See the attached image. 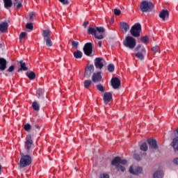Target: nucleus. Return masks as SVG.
I'll use <instances>...</instances> for the list:
<instances>
[{
    "label": "nucleus",
    "instance_id": "f257e3e1",
    "mask_svg": "<svg viewBox=\"0 0 178 178\" xmlns=\"http://www.w3.org/2000/svg\"><path fill=\"white\" fill-rule=\"evenodd\" d=\"M21 158L19 163H18L19 169H23V168H27V166H30L31 163L33 162V159L31 158V154H24V153H21Z\"/></svg>",
    "mask_w": 178,
    "mask_h": 178
},
{
    "label": "nucleus",
    "instance_id": "f03ea898",
    "mask_svg": "<svg viewBox=\"0 0 178 178\" xmlns=\"http://www.w3.org/2000/svg\"><path fill=\"white\" fill-rule=\"evenodd\" d=\"M24 149L26 154L29 155L33 154V149H34V142L30 134L26 135V140L24 142Z\"/></svg>",
    "mask_w": 178,
    "mask_h": 178
},
{
    "label": "nucleus",
    "instance_id": "7ed1b4c3",
    "mask_svg": "<svg viewBox=\"0 0 178 178\" xmlns=\"http://www.w3.org/2000/svg\"><path fill=\"white\" fill-rule=\"evenodd\" d=\"M140 9L141 12H151L154 9V4L152 2H148L147 1H143L140 3Z\"/></svg>",
    "mask_w": 178,
    "mask_h": 178
},
{
    "label": "nucleus",
    "instance_id": "20e7f679",
    "mask_svg": "<svg viewBox=\"0 0 178 178\" xmlns=\"http://www.w3.org/2000/svg\"><path fill=\"white\" fill-rule=\"evenodd\" d=\"M124 47L133 49L136 47V39L131 36H127L125 40L123 42Z\"/></svg>",
    "mask_w": 178,
    "mask_h": 178
},
{
    "label": "nucleus",
    "instance_id": "39448f33",
    "mask_svg": "<svg viewBox=\"0 0 178 178\" xmlns=\"http://www.w3.org/2000/svg\"><path fill=\"white\" fill-rule=\"evenodd\" d=\"M130 33L133 37H140V33H141V24L140 23L135 24L131 28Z\"/></svg>",
    "mask_w": 178,
    "mask_h": 178
},
{
    "label": "nucleus",
    "instance_id": "423d86ee",
    "mask_svg": "<svg viewBox=\"0 0 178 178\" xmlns=\"http://www.w3.org/2000/svg\"><path fill=\"white\" fill-rule=\"evenodd\" d=\"M135 51H138V53L135 54L136 58H138V59L143 60V59H144V55L147 52L145 48L144 47H142L141 44H139L136 47Z\"/></svg>",
    "mask_w": 178,
    "mask_h": 178
},
{
    "label": "nucleus",
    "instance_id": "0eeeda50",
    "mask_svg": "<svg viewBox=\"0 0 178 178\" xmlns=\"http://www.w3.org/2000/svg\"><path fill=\"white\" fill-rule=\"evenodd\" d=\"M111 165L113 166H115L117 170L120 172H124L126 170V168L120 165V157L116 156L114 158V159L111 161Z\"/></svg>",
    "mask_w": 178,
    "mask_h": 178
},
{
    "label": "nucleus",
    "instance_id": "6e6552de",
    "mask_svg": "<svg viewBox=\"0 0 178 178\" xmlns=\"http://www.w3.org/2000/svg\"><path fill=\"white\" fill-rule=\"evenodd\" d=\"M88 34H90L91 35H94L95 38L97 40H103L104 35L100 34L98 35V33H97V28L94 27H89L88 29Z\"/></svg>",
    "mask_w": 178,
    "mask_h": 178
},
{
    "label": "nucleus",
    "instance_id": "1a4fd4ad",
    "mask_svg": "<svg viewBox=\"0 0 178 178\" xmlns=\"http://www.w3.org/2000/svg\"><path fill=\"white\" fill-rule=\"evenodd\" d=\"M83 49L85 55H86V56H90L91 54H92V43H86Z\"/></svg>",
    "mask_w": 178,
    "mask_h": 178
},
{
    "label": "nucleus",
    "instance_id": "9d476101",
    "mask_svg": "<svg viewBox=\"0 0 178 178\" xmlns=\"http://www.w3.org/2000/svg\"><path fill=\"white\" fill-rule=\"evenodd\" d=\"M94 70H95L94 65H90L87 66L86 68L85 69L84 77H86V79H90L92 73H94Z\"/></svg>",
    "mask_w": 178,
    "mask_h": 178
},
{
    "label": "nucleus",
    "instance_id": "9b49d317",
    "mask_svg": "<svg viewBox=\"0 0 178 178\" xmlns=\"http://www.w3.org/2000/svg\"><path fill=\"white\" fill-rule=\"evenodd\" d=\"M147 144L149 147L152 149H158V144L156 143V140L149 138L147 139Z\"/></svg>",
    "mask_w": 178,
    "mask_h": 178
},
{
    "label": "nucleus",
    "instance_id": "f8f14e48",
    "mask_svg": "<svg viewBox=\"0 0 178 178\" xmlns=\"http://www.w3.org/2000/svg\"><path fill=\"white\" fill-rule=\"evenodd\" d=\"M101 80H102V75H101L100 72L93 73L92 76V81H93V83H99Z\"/></svg>",
    "mask_w": 178,
    "mask_h": 178
},
{
    "label": "nucleus",
    "instance_id": "ddd939ff",
    "mask_svg": "<svg viewBox=\"0 0 178 178\" xmlns=\"http://www.w3.org/2000/svg\"><path fill=\"white\" fill-rule=\"evenodd\" d=\"M104 60V58H96L95 59V66L96 69H102L104 67V63L102 62Z\"/></svg>",
    "mask_w": 178,
    "mask_h": 178
},
{
    "label": "nucleus",
    "instance_id": "4468645a",
    "mask_svg": "<svg viewBox=\"0 0 178 178\" xmlns=\"http://www.w3.org/2000/svg\"><path fill=\"white\" fill-rule=\"evenodd\" d=\"M111 86L114 90L119 88V86H120V79H119L118 77L112 78Z\"/></svg>",
    "mask_w": 178,
    "mask_h": 178
},
{
    "label": "nucleus",
    "instance_id": "2eb2a0df",
    "mask_svg": "<svg viewBox=\"0 0 178 178\" xmlns=\"http://www.w3.org/2000/svg\"><path fill=\"white\" fill-rule=\"evenodd\" d=\"M129 173L136 175H140V173H143V168L136 167L135 169H133V166H131L129 168Z\"/></svg>",
    "mask_w": 178,
    "mask_h": 178
},
{
    "label": "nucleus",
    "instance_id": "dca6fc26",
    "mask_svg": "<svg viewBox=\"0 0 178 178\" xmlns=\"http://www.w3.org/2000/svg\"><path fill=\"white\" fill-rule=\"evenodd\" d=\"M103 99L104 101V104H109V102H111L112 100V93L111 92H104Z\"/></svg>",
    "mask_w": 178,
    "mask_h": 178
},
{
    "label": "nucleus",
    "instance_id": "f3484780",
    "mask_svg": "<svg viewBox=\"0 0 178 178\" xmlns=\"http://www.w3.org/2000/svg\"><path fill=\"white\" fill-rule=\"evenodd\" d=\"M8 65V61H6V59L3 58H0V70L1 72H3V70H6Z\"/></svg>",
    "mask_w": 178,
    "mask_h": 178
},
{
    "label": "nucleus",
    "instance_id": "a211bd4d",
    "mask_svg": "<svg viewBox=\"0 0 178 178\" xmlns=\"http://www.w3.org/2000/svg\"><path fill=\"white\" fill-rule=\"evenodd\" d=\"M19 63L20 65V68L18 69L17 70L18 72H22V70L23 72H27V70H29V67H27V65L23 60H20Z\"/></svg>",
    "mask_w": 178,
    "mask_h": 178
},
{
    "label": "nucleus",
    "instance_id": "6ab92c4d",
    "mask_svg": "<svg viewBox=\"0 0 178 178\" xmlns=\"http://www.w3.org/2000/svg\"><path fill=\"white\" fill-rule=\"evenodd\" d=\"M159 17L162 19V20H165L166 17H169V11H168V10H161L159 14Z\"/></svg>",
    "mask_w": 178,
    "mask_h": 178
},
{
    "label": "nucleus",
    "instance_id": "aec40b11",
    "mask_svg": "<svg viewBox=\"0 0 178 178\" xmlns=\"http://www.w3.org/2000/svg\"><path fill=\"white\" fill-rule=\"evenodd\" d=\"M8 27H9V24H8V22H1L0 24L1 33H5V31H8Z\"/></svg>",
    "mask_w": 178,
    "mask_h": 178
},
{
    "label": "nucleus",
    "instance_id": "412c9836",
    "mask_svg": "<svg viewBox=\"0 0 178 178\" xmlns=\"http://www.w3.org/2000/svg\"><path fill=\"white\" fill-rule=\"evenodd\" d=\"M171 145L174 149V151H178V136L173 138Z\"/></svg>",
    "mask_w": 178,
    "mask_h": 178
},
{
    "label": "nucleus",
    "instance_id": "4be33fe9",
    "mask_svg": "<svg viewBox=\"0 0 178 178\" xmlns=\"http://www.w3.org/2000/svg\"><path fill=\"white\" fill-rule=\"evenodd\" d=\"M44 92H45V90L43 88L38 89L36 91V97L44 99Z\"/></svg>",
    "mask_w": 178,
    "mask_h": 178
},
{
    "label": "nucleus",
    "instance_id": "5701e85b",
    "mask_svg": "<svg viewBox=\"0 0 178 178\" xmlns=\"http://www.w3.org/2000/svg\"><path fill=\"white\" fill-rule=\"evenodd\" d=\"M43 40L51 38V31L49 29H46L42 31Z\"/></svg>",
    "mask_w": 178,
    "mask_h": 178
},
{
    "label": "nucleus",
    "instance_id": "b1692460",
    "mask_svg": "<svg viewBox=\"0 0 178 178\" xmlns=\"http://www.w3.org/2000/svg\"><path fill=\"white\" fill-rule=\"evenodd\" d=\"M121 29L122 31H124V33H127V31H129V30L130 29V26H129V24L126 22H122Z\"/></svg>",
    "mask_w": 178,
    "mask_h": 178
},
{
    "label": "nucleus",
    "instance_id": "393cba45",
    "mask_svg": "<svg viewBox=\"0 0 178 178\" xmlns=\"http://www.w3.org/2000/svg\"><path fill=\"white\" fill-rule=\"evenodd\" d=\"M3 2L6 9H9L13 5L12 0H3Z\"/></svg>",
    "mask_w": 178,
    "mask_h": 178
},
{
    "label": "nucleus",
    "instance_id": "a878e982",
    "mask_svg": "<svg viewBox=\"0 0 178 178\" xmlns=\"http://www.w3.org/2000/svg\"><path fill=\"white\" fill-rule=\"evenodd\" d=\"M74 56L76 59H81L83 58V52L79 50L74 52Z\"/></svg>",
    "mask_w": 178,
    "mask_h": 178
},
{
    "label": "nucleus",
    "instance_id": "bb28decb",
    "mask_svg": "<svg viewBox=\"0 0 178 178\" xmlns=\"http://www.w3.org/2000/svg\"><path fill=\"white\" fill-rule=\"evenodd\" d=\"M32 108L33 111H36V112H38V111H40V104H38V102L34 101L32 103Z\"/></svg>",
    "mask_w": 178,
    "mask_h": 178
},
{
    "label": "nucleus",
    "instance_id": "cd10ccee",
    "mask_svg": "<svg viewBox=\"0 0 178 178\" xmlns=\"http://www.w3.org/2000/svg\"><path fill=\"white\" fill-rule=\"evenodd\" d=\"M153 178H163V171H156L153 175Z\"/></svg>",
    "mask_w": 178,
    "mask_h": 178
},
{
    "label": "nucleus",
    "instance_id": "c85d7f7f",
    "mask_svg": "<svg viewBox=\"0 0 178 178\" xmlns=\"http://www.w3.org/2000/svg\"><path fill=\"white\" fill-rule=\"evenodd\" d=\"M91 84H92V81H91V80H86L83 82V86L86 90L90 89V86H91Z\"/></svg>",
    "mask_w": 178,
    "mask_h": 178
},
{
    "label": "nucleus",
    "instance_id": "c756f323",
    "mask_svg": "<svg viewBox=\"0 0 178 178\" xmlns=\"http://www.w3.org/2000/svg\"><path fill=\"white\" fill-rule=\"evenodd\" d=\"M26 76L29 80H34L35 79V72L32 71L29 73H26Z\"/></svg>",
    "mask_w": 178,
    "mask_h": 178
},
{
    "label": "nucleus",
    "instance_id": "7c9ffc66",
    "mask_svg": "<svg viewBox=\"0 0 178 178\" xmlns=\"http://www.w3.org/2000/svg\"><path fill=\"white\" fill-rule=\"evenodd\" d=\"M140 151H144L145 152L148 151V145H147V143H143L140 146Z\"/></svg>",
    "mask_w": 178,
    "mask_h": 178
},
{
    "label": "nucleus",
    "instance_id": "2f4dec72",
    "mask_svg": "<svg viewBox=\"0 0 178 178\" xmlns=\"http://www.w3.org/2000/svg\"><path fill=\"white\" fill-rule=\"evenodd\" d=\"M96 33H97L98 35H100V34L105 33V29L102 26L96 27Z\"/></svg>",
    "mask_w": 178,
    "mask_h": 178
},
{
    "label": "nucleus",
    "instance_id": "473e14b6",
    "mask_svg": "<svg viewBox=\"0 0 178 178\" xmlns=\"http://www.w3.org/2000/svg\"><path fill=\"white\" fill-rule=\"evenodd\" d=\"M152 51L154 53V55H156V54H160L161 51H159V46H154L152 48Z\"/></svg>",
    "mask_w": 178,
    "mask_h": 178
},
{
    "label": "nucleus",
    "instance_id": "72a5a7b5",
    "mask_svg": "<svg viewBox=\"0 0 178 178\" xmlns=\"http://www.w3.org/2000/svg\"><path fill=\"white\" fill-rule=\"evenodd\" d=\"M44 41H45L47 47H52V40H51V38L44 39Z\"/></svg>",
    "mask_w": 178,
    "mask_h": 178
},
{
    "label": "nucleus",
    "instance_id": "f704fd0d",
    "mask_svg": "<svg viewBox=\"0 0 178 178\" xmlns=\"http://www.w3.org/2000/svg\"><path fill=\"white\" fill-rule=\"evenodd\" d=\"M142 42L144 44H148L149 42V38H148V36H143L140 39Z\"/></svg>",
    "mask_w": 178,
    "mask_h": 178
},
{
    "label": "nucleus",
    "instance_id": "c9c22d12",
    "mask_svg": "<svg viewBox=\"0 0 178 178\" xmlns=\"http://www.w3.org/2000/svg\"><path fill=\"white\" fill-rule=\"evenodd\" d=\"M107 67L110 73H113V72H115V65L113 64H109Z\"/></svg>",
    "mask_w": 178,
    "mask_h": 178
},
{
    "label": "nucleus",
    "instance_id": "e433bc0d",
    "mask_svg": "<svg viewBox=\"0 0 178 178\" xmlns=\"http://www.w3.org/2000/svg\"><path fill=\"white\" fill-rule=\"evenodd\" d=\"M97 88L101 92H105V88H104V86H102L101 84L97 85Z\"/></svg>",
    "mask_w": 178,
    "mask_h": 178
},
{
    "label": "nucleus",
    "instance_id": "4c0bfd02",
    "mask_svg": "<svg viewBox=\"0 0 178 178\" xmlns=\"http://www.w3.org/2000/svg\"><path fill=\"white\" fill-rule=\"evenodd\" d=\"M24 129L25 130V131H30L31 130V125L30 124H26L24 126Z\"/></svg>",
    "mask_w": 178,
    "mask_h": 178
},
{
    "label": "nucleus",
    "instance_id": "58836bf2",
    "mask_svg": "<svg viewBox=\"0 0 178 178\" xmlns=\"http://www.w3.org/2000/svg\"><path fill=\"white\" fill-rule=\"evenodd\" d=\"M26 29H27L28 30H33V29H34L33 23H27L26 25Z\"/></svg>",
    "mask_w": 178,
    "mask_h": 178
},
{
    "label": "nucleus",
    "instance_id": "ea45409f",
    "mask_svg": "<svg viewBox=\"0 0 178 178\" xmlns=\"http://www.w3.org/2000/svg\"><path fill=\"white\" fill-rule=\"evenodd\" d=\"M121 13H122V11H120V10L118 8L114 9V15L115 16H120Z\"/></svg>",
    "mask_w": 178,
    "mask_h": 178
},
{
    "label": "nucleus",
    "instance_id": "a19ab883",
    "mask_svg": "<svg viewBox=\"0 0 178 178\" xmlns=\"http://www.w3.org/2000/svg\"><path fill=\"white\" fill-rule=\"evenodd\" d=\"M134 159H136L138 162H139V161H141V156L138 154H134Z\"/></svg>",
    "mask_w": 178,
    "mask_h": 178
},
{
    "label": "nucleus",
    "instance_id": "79ce46f5",
    "mask_svg": "<svg viewBox=\"0 0 178 178\" xmlns=\"http://www.w3.org/2000/svg\"><path fill=\"white\" fill-rule=\"evenodd\" d=\"M27 35V33L26 32H22L19 35V40L20 41H22V40H23V38H24V37H26Z\"/></svg>",
    "mask_w": 178,
    "mask_h": 178
},
{
    "label": "nucleus",
    "instance_id": "37998d69",
    "mask_svg": "<svg viewBox=\"0 0 178 178\" xmlns=\"http://www.w3.org/2000/svg\"><path fill=\"white\" fill-rule=\"evenodd\" d=\"M15 71V65H11L9 67V68L7 70V72L8 73H12V72Z\"/></svg>",
    "mask_w": 178,
    "mask_h": 178
},
{
    "label": "nucleus",
    "instance_id": "c03bdc74",
    "mask_svg": "<svg viewBox=\"0 0 178 178\" xmlns=\"http://www.w3.org/2000/svg\"><path fill=\"white\" fill-rule=\"evenodd\" d=\"M72 48H77V47H79V42L72 41Z\"/></svg>",
    "mask_w": 178,
    "mask_h": 178
},
{
    "label": "nucleus",
    "instance_id": "a18cd8bd",
    "mask_svg": "<svg viewBox=\"0 0 178 178\" xmlns=\"http://www.w3.org/2000/svg\"><path fill=\"white\" fill-rule=\"evenodd\" d=\"M63 5H69V0H58Z\"/></svg>",
    "mask_w": 178,
    "mask_h": 178
},
{
    "label": "nucleus",
    "instance_id": "49530a36",
    "mask_svg": "<svg viewBox=\"0 0 178 178\" xmlns=\"http://www.w3.org/2000/svg\"><path fill=\"white\" fill-rule=\"evenodd\" d=\"M33 17H35V13L31 12V13L29 14V19H30V20H33Z\"/></svg>",
    "mask_w": 178,
    "mask_h": 178
},
{
    "label": "nucleus",
    "instance_id": "de8ad7c7",
    "mask_svg": "<svg viewBox=\"0 0 178 178\" xmlns=\"http://www.w3.org/2000/svg\"><path fill=\"white\" fill-rule=\"evenodd\" d=\"M126 165V163H127V160L126 159H123L122 160V159H120V165Z\"/></svg>",
    "mask_w": 178,
    "mask_h": 178
},
{
    "label": "nucleus",
    "instance_id": "09e8293b",
    "mask_svg": "<svg viewBox=\"0 0 178 178\" xmlns=\"http://www.w3.org/2000/svg\"><path fill=\"white\" fill-rule=\"evenodd\" d=\"M99 178H109V175H107V174L101 175Z\"/></svg>",
    "mask_w": 178,
    "mask_h": 178
},
{
    "label": "nucleus",
    "instance_id": "8fccbe9b",
    "mask_svg": "<svg viewBox=\"0 0 178 178\" xmlns=\"http://www.w3.org/2000/svg\"><path fill=\"white\" fill-rule=\"evenodd\" d=\"M22 3L19 2L17 5V9H20V8H22Z\"/></svg>",
    "mask_w": 178,
    "mask_h": 178
},
{
    "label": "nucleus",
    "instance_id": "3c124183",
    "mask_svg": "<svg viewBox=\"0 0 178 178\" xmlns=\"http://www.w3.org/2000/svg\"><path fill=\"white\" fill-rule=\"evenodd\" d=\"M173 163H174L175 165H178V157L174 159Z\"/></svg>",
    "mask_w": 178,
    "mask_h": 178
},
{
    "label": "nucleus",
    "instance_id": "603ef678",
    "mask_svg": "<svg viewBox=\"0 0 178 178\" xmlns=\"http://www.w3.org/2000/svg\"><path fill=\"white\" fill-rule=\"evenodd\" d=\"M83 27H87V26H88V22H83Z\"/></svg>",
    "mask_w": 178,
    "mask_h": 178
},
{
    "label": "nucleus",
    "instance_id": "864d4df0",
    "mask_svg": "<svg viewBox=\"0 0 178 178\" xmlns=\"http://www.w3.org/2000/svg\"><path fill=\"white\" fill-rule=\"evenodd\" d=\"M98 45H99V48H101L102 47V41H99Z\"/></svg>",
    "mask_w": 178,
    "mask_h": 178
},
{
    "label": "nucleus",
    "instance_id": "5fc2aeb1",
    "mask_svg": "<svg viewBox=\"0 0 178 178\" xmlns=\"http://www.w3.org/2000/svg\"><path fill=\"white\" fill-rule=\"evenodd\" d=\"M33 128L37 129L38 130H40V127L37 124H35Z\"/></svg>",
    "mask_w": 178,
    "mask_h": 178
},
{
    "label": "nucleus",
    "instance_id": "6e6d98bb",
    "mask_svg": "<svg viewBox=\"0 0 178 178\" xmlns=\"http://www.w3.org/2000/svg\"><path fill=\"white\" fill-rule=\"evenodd\" d=\"M18 1L17 0H15L14 2H13V4L14 5H17V3H18Z\"/></svg>",
    "mask_w": 178,
    "mask_h": 178
},
{
    "label": "nucleus",
    "instance_id": "4d7b16f0",
    "mask_svg": "<svg viewBox=\"0 0 178 178\" xmlns=\"http://www.w3.org/2000/svg\"><path fill=\"white\" fill-rule=\"evenodd\" d=\"M1 170H2V165L0 164V175H1Z\"/></svg>",
    "mask_w": 178,
    "mask_h": 178
},
{
    "label": "nucleus",
    "instance_id": "13d9d810",
    "mask_svg": "<svg viewBox=\"0 0 178 178\" xmlns=\"http://www.w3.org/2000/svg\"><path fill=\"white\" fill-rule=\"evenodd\" d=\"M1 47H2V44H0V48H1Z\"/></svg>",
    "mask_w": 178,
    "mask_h": 178
},
{
    "label": "nucleus",
    "instance_id": "bf43d9fd",
    "mask_svg": "<svg viewBox=\"0 0 178 178\" xmlns=\"http://www.w3.org/2000/svg\"><path fill=\"white\" fill-rule=\"evenodd\" d=\"M128 178H133V177H128Z\"/></svg>",
    "mask_w": 178,
    "mask_h": 178
},
{
    "label": "nucleus",
    "instance_id": "052dcab7",
    "mask_svg": "<svg viewBox=\"0 0 178 178\" xmlns=\"http://www.w3.org/2000/svg\"><path fill=\"white\" fill-rule=\"evenodd\" d=\"M112 22H113V21H111V22H110V23H112Z\"/></svg>",
    "mask_w": 178,
    "mask_h": 178
},
{
    "label": "nucleus",
    "instance_id": "680f3d73",
    "mask_svg": "<svg viewBox=\"0 0 178 178\" xmlns=\"http://www.w3.org/2000/svg\"><path fill=\"white\" fill-rule=\"evenodd\" d=\"M112 22H113V21H111V22H110V23H112Z\"/></svg>",
    "mask_w": 178,
    "mask_h": 178
},
{
    "label": "nucleus",
    "instance_id": "e2e57ef3",
    "mask_svg": "<svg viewBox=\"0 0 178 178\" xmlns=\"http://www.w3.org/2000/svg\"><path fill=\"white\" fill-rule=\"evenodd\" d=\"M112 22H113V21H111V22H110V23H112Z\"/></svg>",
    "mask_w": 178,
    "mask_h": 178
},
{
    "label": "nucleus",
    "instance_id": "0e129e2a",
    "mask_svg": "<svg viewBox=\"0 0 178 178\" xmlns=\"http://www.w3.org/2000/svg\"><path fill=\"white\" fill-rule=\"evenodd\" d=\"M0 75H1V72H0Z\"/></svg>",
    "mask_w": 178,
    "mask_h": 178
}]
</instances>
